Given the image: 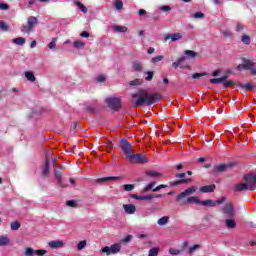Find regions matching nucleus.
<instances>
[{"instance_id":"f257e3e1","label":"nucleus","mask_w":256,"mask_h":256,"mask_svg":"<svg viewBox=\"0 0 256 256\" xmlns=\"http://www.w3.org/2000/svg\"><path fill=\"white\" fill-rule=\"evenodd\" d=\"M131 98L134 108L137 109V107H143V105L150 107L154 103H159L163 99V96L159 93H149L145 89H139L137 92L131 94Z\"/></svg>"},{"instance_id":"f03ea898","label":"nucleus","mask_w":256,"mask_h":256,"mask_svg":"<svg viewBox=\"0 0 256 256\" xmlns=\"http://www.w3.org/2000/svg\"><path fill=\"white\" fill-rule=\"evenodd\" d=\"M184 55L186 56H181L177 59L176 62L172 63V67L174 69H179V67H181V65H183L187 59H195L199 56V54L193 50H185Z\"/></svg>"},{"instance_id":"7ed1b4c3","label":"nucleus","mask_w":256,"mask_h":256,"mask_svg":"<svg viewBox=\"0 0 256 256\" xmlns=\"http://www.w3.org/2000/svg\"><path fill=\"white\" fill-rule=\"evenodd\" d=\"M243 179L248 185L249 191H256V174H246Z\"/></svg>"},{"instance_id":"20e7f679","label":"nucleus","mask_w":256,"mask_h":256,"mask_svg":"<svg viewBox=\"0 0 256 256\" xmlns=\"http://www.w3.org/2000/svg\"><path fill=\"white\" fill-rule=\"evenodd\" d=\"M129 161L131 163H135V164H145V163H149V160L147 159V157H145L143 154H134L132 153L129 156Z\"/></svg>"},{"instance_id":"39448f33","label":"nucleus","mask_w":256,"mask_h":256,"mask_svg":"<svg viewBox=\"0 0 256 256\" xmlns=\"http://www.w3.org/2000/svg\"><path fill=\"white\" fill-rule=\"evenodd\" d=\"M221 211L226 219L235 217V207H233L232 203H226Z\"/></svg>"},{"instance_id":"423d86ee","label":"nucleus","mask_w":256,"mask_h":256,"mask_svg":"<svg viewBox=\"0 0 256 256\" xmlns=\"http://www.w3.org/2000/svg\"><path fill=\"white\" fill-rule=\"evenodd\" d=\"M106 103L113 111H119L121 109V99L119 98H106Z\"/></svg>"},{"instance_id":"0eeeda50","label":"nucleus","mask_w":256,"mask_h":256,"mask_svg":"<svg viewBox=\"0 0 256 256\" xmlns=\"http://www.w3.org/2000/svg\"><path fill=\"white\" fill-rule=\"evenodd\" d=\"M120 147L123 153L126 154L129 159V157H131V154L133 153V146L131 145V143H129L128 140L123 139L120 141Z\"/></svg>"},{"instance_id":"6e6552de","label":"nucleus","mask_w":256,"mask_h":256,"mask_svg":"<svg viewBox=\"0 0 256 256\" xmlns=\"http://www.w3.org/2000/svg\"><path fill=\"white\" fill-rule=\"evenodd\" d=\"M197 191V186H191L189 188H187L184 192L178 194L176 196V201L179 202L181 201V199H185V197L189 196V195H193V193H195Z\"/></svg>"},{"instance_id":"1a4fd4ad","label":"nucleus","mask_w":256,"mask_h":256,"mask_svg":"<svg viewBox=\"0 0 256 256\" xmlns=\"http://www.w3.org/2000/svg\"><path fill=\"white\" fill-rule=\"evenodd\" d=\"M37 21H38L37 17H35V16L29 17L27 25L22 26V31H27L28 33H31V30L33 29V27H35V25H37Z\"/></svg>"},{"instance_id":"9d476101","label":"nucleus","mask_w":256,"mask_h":256,"mask_svg":"<svg viewBox=\"0 0 256 256\" xmlns=\"http://www.w3.org/2000/svg\"><path fill=\"white\" fill-rule=\"evenodd\" d=\"M233 191H235V193H241L243 191H249V186L247 185V182L238 183V184L233 186Z\"/></svg>"},{"instance_id":"9b49d317","label":"nucleus","mask_w":256,"mask_h":256,"mask_svg":"<svg viewBox=\"0 0 256 256\" xmlns=\"http://www.w3.org/2000/svg\"><path fill=\"white\" fill-rule=\"evenodd\" d=\"M48 246L50 249H61L62 247H65V242H63V240H52L48 242Z\"/></svg>"},{"instance_id":"f8f14e48","label":"nucleus","mask_w":256,"mask_h":256,"mask_svg":"<svg viewBox=\"0 0 256 256\" xmlns=\"http://www.w3.org/2000/svg\"><path fill=\"white\" fill-rule=\"evenodd\" d=\"M49 169H51V163L49 162V153H47L45 164L42 167L43 177H47V175H49Z\"/></svg>"},{"instance_id":"ddd939ff","label":"nucleus","mask_w":256,"mask_h":256,"mask_svg":"<svg viewBox=\"0 0 256 256\" xmlns=\"http://www.w3.org/2000/svg\"><path fill=\"white\" fill-rule=\"evenodd\" d=\"M123 209L128 215H134V213L137 211L134 204H124Z\"/></svg>"},{"instance_id":"4468645a","label":"nucleus","mask_w":256,"mask_h":256,"mask_svg":"<svg viewBox=\"0 0 256 256\" xmlns=\"http://www.w3.org/2000/svg\"><path fill=\"white\" fill-rule=\"evenodd\" d=\"M169 39H171V41L175 42V41H179L181 39H183V35L181 33H174V34H168L165 36V41H169Z\"/></svg>"},{"instance_id":"2eb2a0df","label":"nucleus","mask_w":256,"mask_h":256,"mask_svg":"<svg viewBox=\"0 0 256 256\" xmlns=\"http://www.w3.org/2000/svg\"><path fill=\"white\" fill-rule=\"evenodd\" d=\"M224 223L227 229H235L237 227V222L235 221V217L227 218Z\"/></svg>"},{"instance_id":"dca6fc26","label":"nucleus","mask_w":256,"mask_h":256,"mask_svg":"<svg viewBox=\"0 0 256 256\" xmlns=\"http://www.w3.org/2000/svg\"><path fill=\"white\" fill-rule=\"evenodd\" d=\"M118 179H121V178L117 176H108V177L96 179V183H109V181H118Z\"/></svg>"},{"instance_id":"f3484780","label":"nucleus","mask_w":256,"mask_h":256,"mask_svg":"<svg viewBox=\"0 0 256 256\" xmlns=\"http://www.w3.org/2000/svg\"><path fill=\"white\" fill-rule=\"evenodd\" d=\"M217 186H215V184H211L208 186H201L200 187V191L201 193H213V191H215Z\"/></svg>"},{"instance_id":"a211bd4d","label":"nucleus","mask_w":256,"mask_h":256,"mask_svg":"<svg viewBox=\"0 0 256 256\" xmlns=\"http://www.w3.org/2000/svg\"><path fill=\"white\" fill-rule=\"evenodd\" d=\"M191 203L201 205V200L197 196L188 197L186 201L183 203V205H189Z\"/></svg>"},{"instance_id":"6ab92c4d","label":"nucleus","mask_w":256,"mask_h":256,"mask_svg":"<svg viewBox=\"0 0 256 256\" xmlns=\"http://www.w3.org/2000/svg\"><path fill=\"white\" fill-rule=\"evenodd\" d=\"M185 183H191V178L176 180V181L170 183V186L171 187H178V185H183Z\"/></svg>"},{"instance_id":"aec40b11","label":"nucleus","mask_w":256,"mask_h":256,"mask_svg":"<svg viewBox=\"0 0 256 256\" xmlns=\"http://www.w3.org/2000/svg\"><path fill=\"white\" fill-rule=\"evenodd\" d=\"M245 71H253V67H255V62L253 60H244Z\"/></svg>"},{"instance_id":"412c9836","label":"nucleus","mask_w":256,"mask_h":256,"mask_svg":"<svg viewBox=\"0 0 256 256\" xmlns=\"http://www.w3.org/2000/svg\"><path fill=\"white\" fill-rule=\"evenodd\" d=\"M147 177H152L153 179H157L158 177H163V174L155 171V170H148L146 171Z\"/></svg>"},{"instance_id":"4be33fe9","label":"nucleus","mask_w":256,"mask_h":256,"mask_svg":"<svg viewBox=\"0 0 256 256\" xmlns=\"http://www.w3.org/2000/svg\"><path fill=\"white\" fill-rule=\"evenodd\" d=\"M237 87H240V89H244V91H253V89H255V86H253L251 83L241 84V82H239V84H237Z\"/></svg>"},{"instance_id":"5701e85b","label":"nucleus","mask_w":256,"mask_h":256,"mask_svg":"<svg viewBox=\"0 0 256 256\" xmlns=\"http://www.w3.org/2000/svg\"><path fill=\"white\" fill-rule=\"evenodd\" d=\"M54 175H55V178L58 181L60 187H67V186L63 185V178H62L61 171L54 170Z\"/></svg>"},{"instance_id":"b1692460","label":"nucleus","mask_w":256,"mask_h":256,"mask_svg":"<svg viewBox=\"0 0 256 256\" xmlns=\"http://www.w3.org/2000/svg\"><path fill=\"white\" fill-rule=\"evenodd\" d=\"M200 205H204L205 207H215V205H217V202L212 199L201 200Z\"/></svg>"},{"instance_id":"393cba45","label":"nucleus","mask_w":256,"mask_h":256,"mask_svg":"<svg viewBox=\"0 0 256 256\" xmlns=\"http://www.w3.org/2000/svg\"><path fill=\"white\" fill-rule=\"evenodd\" d=\"M110 251L112 253V255H117V253H119V251H121V244H112L110 246Z\"/></svg>"},{"instance_id":"a878e982","label":"nucleus","mask_w":256,"mask_h":256,"mask_svg":"<svg viewBox=\"0 0 256 256\" xmlns=\"http://www.w3.org/2000/svg\"><path fill=\"white\" fill-rule=\"evenodd\" d=\"M25 77L27 79V81H30L31 83L35 82L36 81V77H35V74H33V72L31 71H26L25 72Z\"/></svg>"},{"instance_id":"bb28decb","label":"nucleus","mask_w":256,"mask_h":256,"mask_svg":"<svg viewBox=\"0 0 256 256\" xmlns=\"http://www.w3.org/2000/svg\"><path fill=\"white\" fill-rule=\"evenodd\" d=\"M198 249H201V245L195 244L194 246L189 247L186 253L188 255H193V253H195V251H198Z\"/></svg>"},{"instance_id":"cd10ccee","label":"nucleus","mask_w":256,"mask_h":256,"mask_svg":"<svg viewBox=\"0 0 256 256\" xmlns=\"http://www.w3.org/2000/svg\"><path fill=\"white\" fill-rule=\"evenodd\" d=\"M157 223H158V225H160V227L167 225V223H169V216H164V217L158 219Z\"/></svg>"},{"instance_id":"c85d7f7f","label":"nucleus","mask_w":256,"mask_h":256,"mask_svg":"<svg viewBox=\"0 0 256 256\" xmlns=\"http://www.w3.org/2000/svg\"><path fill=\"white\" fill-rule=\"evenodd\" d=\"M10 242L11 240L7 236H0V247L9 245Z\"/></svg>"},{"instance_id":"c756f323","label":"nucleus","mask_w":256,"mask_h":256,"mask_svg":"<svg viewBox=\"0 0 256 256\" xmlns=\"http://www.w3.org/2000/svg\"><path fill=\"white\" fill-rule=\"evenodd\" d=\"M227 167H229L227 164H220L215 167V170L217 173H223L224 171H227Z\"/></svg>"},{"instance_id":"7c9ffc66","label":"nucleus","mask_w":256,"mask_h":256,"mask_svg":"<svg viewBox=\"0 0 256 256\" xmlns=\"http://www.w3.org/2000/svg\"><path fill=\"white\" fill-rule=\"evenodd\" d=\"M20 228H21V223H19V221H14L10 224V229L12 231H19Z\"/></svg>"},{"instance_id":"2f4dec72","label":"nucleus","mask_w":256,"mask_h":256,"mask_svg":"<svg viewBox=\"0 0 256 256\" xmlns=\"http://www.w3.org/2000/svg\"><path fill=\"white\" fill-rule=\"evenodd\" d=\"M25 42L26 40L23 37L14 38L12 40V43H14L15 45H25Z\"/></svg>"},{"instance_id":"473e14b6","label":"nucleus","mask_w":256,"mask_h":256,"mask_svg":"<svg viewBox=\"0 0 256 256\" xmlns=\"http://www.w3.org/2000/svg\"><path fill=\"white\" fill-rule=\"evenodd\" d=\"M133 67H134V71H137L139 73L143 71V65H141L140 62L137 60L133 62Z\"/></svg>"},{"instance_id":"72a5a7b5","label":"nucleus","mask_w":256,"mask_h":256,"mask_svg":"<svg viewBox=\"0 0 256 256\" xmlns=\"http://www.w3.org/2000/svg\"><path fill=\"white\" fill-rule=\"evenodd\" d=\"M129 85H130L131 87H135V86H137V85H143V79H141V78H136L135 80L130 81V82H129Z\"/></svg>"},{"instance_id":"f704fd0d","label":"nucleus","mask_w":256,"mask_h":256,"mask_svg":"<svg viewBox=\"0 0 256 256\" xmlns=\"http://www.w3.org/2000/svg\"><path fill=\"white\" fill-rule=\"evenodd\" d=\"M114 8L116 9V11H121V9H123V0H115Z\"/></svg>"},{"instance_id":"c9c22d12","label":"nucleus","mask_w":256,"mask_h":256,"mask_svg":"<svg viewBox=\"0 0 256 256\" xmlns=\"http://www.w3.org/2000/svg\"><path fill=\"white\" fill-rule=\"evenodd\" d=\"M114 31H117L118 33H127L128 28L127 26H114Z\"/></svg>"},{"instance_id":"e433bc0d","label":"nucleus","mask_w":256,"mask_h":256,"mask_svg":"<svg viewBox=\"0 0 256 256\" xmlns=\"http://www.w3.org/2000/svg\"><path fill=\"white\" fill-rule=\"evenodd\" d=\"M131 199H136L137 201H147V195L143 196V195H137V194H131L130 195Z\"/></svg>"},{"instance_id":"4c0bfd02","label":"nucleus","mask_w":256,"mask_h":256,"mask_svg":"<svg viewBox=\"0 0 256 256\" xmlns=\"http://www.w3.org/2000/svg\"><path fill=\"white\" fill-rule=\"evenodd\" d=\"M161 198H163V194H148V195H146L147 201H149L151 199H161Z\"/></svg>"},{"instance_id":"58836bf2","label":"nucleus","mask_w":256,"mask_h":256,"mask_svg":"<svg viewBox=\"0 0 256 256\" xmlns=\"http://www.w3.org/2000/svg\"><path fill=\"white\" fill-rule=\"evenodd\" d=\"M74 47H75V49H84L85 42L80 41V40L74 41Z\"/></svg>"},{"instance_id":"ea45409f","label":"nucleus","mask_w":256,"mask_h":256,"mask_svg":"<svg viewBox=\"0 0 256 256\" xmlns=\"http://www.w3.org/2000/svg\"><path fill=\"white\" fill-rule=\"evenodd\" d=\"M241 41L244 45H251V37H249V35H242Z\"/></svg>"},{"instance_id":"a19ab883","label":"nucleus","mask_w":256,"mask_h":256,"mask_svg":"<svg viewBox=\"0 0 256 256\" xmlns=\"http://www.w3.org/2000/svg\"><path fill=\"white\" fill-rule=\"evenodd\" d=\"M75 5L78 6V8L80 9V11H82V13H87V7H85V5H83V3L79 2V1H75Z\"/></svg>"},{"instance_id":"79ce46f5","label":"nucleus","mask_w":256,"mask_h":256,"mask_svg":"<svg viewBox=\"0 0 256 256\" xmlns=\"http://www.w3.org/2000/svg\"><path fill=\"white\" fill-rule=\"evenodd\" d=\"M86 247H87V241L86 240L80 241L77 245L78 251H82V249H85Z\"/></svg>"},{"instance_id":"37998d69","label":"nucleus","mask_w":256,"mask_h":256,"mask_svg":"<svg viewBox=\"0 0 256 256\" xmlns=\"http://www.w3.org/2000/svg\"><path fill=\"white\" fill-rule=\"evenodd\" d=\"M237 84H239V82L229 80V81L224 82L223 87H224V89H227V87H232V85H236V87H237Z\"/></svg>"},{"instance_id":"c03bdc74","label":"nucleus","mask_w":256,"mask_h":256,"mask_svg":"<svg viewBox=\"0 0 256 256\" xmlns=\"http://www.w3.org/2000/svg\"><path fill=\"white\" fill-rule=\"evenodd\" d=\"M206 75H209V73H207V72L194 73L192 75V79H201V77H206Z\"/></svg>"},{"instance_id":"a18cd8bd","label":"nucleus","mask_w":256,"mask_h":256,"mask_svg":"<svg viewBox=\"0 0 256 256\" xmlns=\"http://www.w3.org/2000/svg\"><path fill=\"white\" fill-rule=\"evenodd\" d=\"M147 77H145V81H153L154 73L153 71H146L144 72Z\"/></svg>"},{"instance_id":"49530a36","label":"nucleus","mask_w":256,"mask_h":256,"mask_svg":"<svg viewBox=\"0 0 256 256\" xmlns=\"http://www.w3.org/2000/svg\"><path fill=\"white\" fill-rule=\"evenodd\" d=\"M159 255V248L154 247L149 250L148 256H157Z\"/></svg>"},{"instance_id":"de8ad7c7","label":"nucleus","mask_w":256,"mask_h":256,"mask_svg":"<svg viewBox=\"0 0 256 256\" xmlns=\"http://www.w3.org/2000/svg\"><path fill=\"white\" fill-rule=\"evenodd\" d=\"M57 47V38H52V41L48 44V49H55Z\"/></svg>"},{"instance_id":"09e8293b","label":"nucleus","mask_w":256,"mask_h":256,"mask_svg":"<svg viewBox=\"0 0 256 256\" xmlns=\"http://www.w3.org/2000/svg\"><path fill=\"white\" fill-rule=\"evenodd\" d=\"M157 182H152L150 184H148L147 186H145L144 191L148 192V191H153V189H155V185Z\"/></svg>"},{"instance_id":"8fccbe9b","label":"nucleus","mask_w":256,"mask_h":256,"mask_svg":"<svg viewBox=\"0 0 256 256\" xmlns=\"http://www.w3.org/2000/svg\"><path fill=\"white\" fill-rule=\"evenodd\" d=\"M210 83L213 85H219V83H224L222 78H212L210 79Z\"/></svg>"},{"instance_id":"3c124183","label":"nucleus","mask_w":256,"mask_h":256,"mask_svg":"<svg viewBox=\"0 0 256 256\" xmlns=\"http://www.w3.org/2000/svg\"><path fill=\"white\" fill-rule=\"evenodd\" d=\"M33 253H35V251L33 250V248L27 247V248L25 249L24 255H25V256H33Z\"/></svg>"},{"instance_id":"603ef678","label":"nucleus","mask_w":256,"mask_h":256,"mask_svg":"<svg viewBox=\"0 0 256 256\" xmlns=\"http://www.w3.org/2000/svg\"><path fill=\"white\" fill-rule=\"evenodd\" d=\"M66 205L68 207L77 208V201L76 200H68V201H66Z\"/></svg>"},{"instance_id":"864d4df0","label":"nucleus","mask_w":256,"mask_h":256,"mask_svg":"<svg viewBox=\"0 0 256 256\" xmlns=\"http://www.w3.org/2000/svg\"><path fill=\"white\" fill-rule=\"evenodd\" d=\"M0 29L2 31H9V25H7V23H5L4 21H0Z\"/></svg>"},{"instance_id":"5fc2aeb1","label":"nucleus","mask_w":256,"mask_h":256,"mask_svg":"<svg viewBox=\"0 0 256 256\" xmlns=\"http://www.w3.org/2000/svg\"><path fill=\"white\" fill-rule=\"evenodd\" d=\"M170 255H180V253H183V250H177L175 248H171L169 250Z\"/></svg>"},{"instance_id":"6e6d98bb","label":"nucleus","mask_w":256,"mask_h":256,"mask_svg":"<svg viewBox=\"0 0 256 256\" xmlns=\"http://www.w3.org/2000/svg\"><path fill=\"white\" fill-rule=\"evenodd\" d=\"M161 189H167L166 184H160L156 188L153 189V193H157V191H161Z\"/></svg>"},{"instance_id":"4d7b16f0","label":"nucleus","mask_w":256,"mask_h":256,"mask_svg":"<svg viewBox=\"0 0 256 256\" xmlns=\"http://www.w3.org/2000/svg\"><path fill=\"white\" fill-rule=\"evenodd\" d=\"M123 187H124V191H133V189H135L134 184H125Z\"/></svg>"},{"instance_id":"13d9d810","label":"nucleus","mask_w":256,"mask_h":256,"mask_svg":"<svg viewBox=\"0 0 256 256\" xmlns=\"http://www.w3.org/2000/svg\"><path fill=\"white\" fill-rule=\"evenodd\" d=\"M101 251H102V253H105L107 256L112 254L111 247H109V246H105L104 248H102Z\"/></svg>"},{"instance_id":"bf43d9fd","label":"nucleus","mask_w":256,"mask_h":256,"mask_svg":"<svg viewBox=\"0 0 256 256\" xmlns=\"http://www.w3.org/2000/svg\"><path fill=\"white\" fill-rule=\"evenodd\" d=\"M34 255H39V256L47 255V250H45V249L36 250L34 252Z\"/></svg>"},{"instance_id":"052dcab7","label":"nucleus","mask_w":256,"mask_h":256,"mask_svg":"<svg viewBox=\"0 0 256 256\" xmlns=\"http://www.w3.org/2000/svg\"><path fill=\"white\" fill-rule=\"evenodd\" d=\"M163 55L155 56L152 58V63H159V61H163Z\"/></svg>"},{"instance_id":"680f3d73","label":"nucleus","mask_w":256,"mask_h":256,"mask_svg":"<svg viewBox=\"0 0 256 256\" xmlns=\"http://www.w3.org/2000/svg\"><path fill=\"white\" fill-rule=\"evenodd\" d=\"M0 9H1V11H7L10 9V6H9V4L0 2Z\"/></svg>"},{"instance_id":"e2e57ef3","label":"nucleus","mask_w":256,"mask_h":256,"mask_svg":"<svg viewBox=\"0 0 256 256\" xmlns=\"http://www.w3.org/2000/svg\"><path fill=\"white\" fill-rule=\"evenodd\" d=\"M203 17H205V14L203 12H196L194 14L195 19H203Z\"/></svg>"},{"instance_id":"0e129e2a","label":"nucleus","mask_w":256,"mask_h":256,"mask_svg":"<svg viewBox=\"0 0 256 256\" xmlns=\"http://www.w3.org/2000/svg\"><path fill=\"white\" fill-rule=\"evenodd\" d=\"M133 239L132 235H127L122 239V243H129Z\"/></svg>"},{"instance_id":"69168bd1","label":"nucleus","mask_w":256,"mask_h":256,"mask_svg":"<svg viewBox=\"0 0 256 256\" xmlns=\"http://www.w3.org/2000/svg\"><path fill=\"white\" fill-rule=\"evenodd\" d=\"M176 179H185L187 177V173H177L175 174Z\"/></svg>"},{"instance_id":"338daca9","label":"nucleus","mask_w":256,"mask_h":256,"mask_svg":"<svg viewBox=\"0 0 256 256\" xmlns=\"http://www.w3.org/2000/svg\"><path fill=\"white\" fill-rule=\"evenodd\" d=\"M86 111L87 113H96L95 107L93 106H87Z\"/></svg>"},{"instance_id":"774afa93","label":"nucleus","mask_w":256,"mask_h":256,"mask_svg":"<svg viewBox=\"0 0 256 256\" xmlns=\"http://www.w3.org/2000/svg\"><path fill=\"white\" fill-rule=\"evenodd\" d=\"M80 37H84L87 39V38L91 37V34H89V32H87V31H83V32H81Z\"/></svg>"}]
</instances>
